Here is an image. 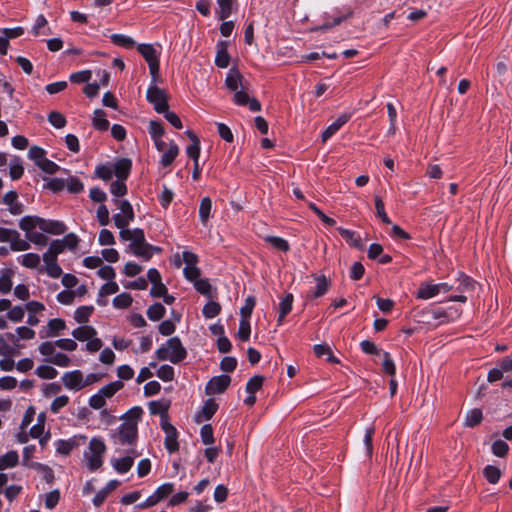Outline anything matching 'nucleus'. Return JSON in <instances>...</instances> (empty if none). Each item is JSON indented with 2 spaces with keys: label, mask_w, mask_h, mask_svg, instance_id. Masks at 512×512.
<instances>
[{
  "label": "nucleus",
  "mask_w": 512,
  "mask_h": 512,
  "mask_svg": "<svg viewBox=\"0 0 512 512\" xmlns=\"http://www.w3.org/2000/svg\"><path fill=\"white\" fill-rule=\"evenodd\" d=\"M132 161L129 158H118L108 161L95 168V175L103 181L115 180L111 183L110 192H127L125 181L130 175Z\"/></svg>",
  "instance_id": "nucleus-1"
},
{
  "label": "nucleus",
  "mask_w": 512,
  "mask_h": 512,
  "mask_svg": "<svg viewBox=\"0 0 512 512\" xmlns=\"http://www.w3.org/2000/svg\"><path fill=\"white\" fill-rule=\"evenodd\" d=\"M155 354L160 361H170L173 364H178L186 358L187 351L178 337H172L161 345Z\"/></svg>",
  "instance_id": "nucleus-2"
},
{
  "label": "nucleus",
  "mask_w": 512,
  "mask_h": 512,
  "mask_svg": "<svg viewBox=\"0 0 512 512\" xmlns=\"http://www.w3.org/2000/svg\"><path fill=\"white\" fill-rule=\"evenodd\" d=\"M105 452L104 441L100 437H93L83 452L85 465L89 471L94 472L102 467Z\"/></svg>",
  "instance_id": "nucleus-3"
},
{
  "label": "nucleus",
  "mask_w": 512,
  "mask_h": 512,
  "mask_svg": "<svg viewBox=\"0 0 512 512\" xmlns=\"http://www.w3.org/2000/svg\"><path fill=\"white\" fill-rule=\"evenodd\" d=\"M66 177H54L45 179L44 188L52 192H60L67 189L68 192H81L84 189L83 183L75 176L63 169Z\"/></svg>",
  "instance_id": "nucleus-4"
},
{
  "label": "nucleus",
  "mask_w": 512,
  "mask_h": 512,
  "mask_svg": "<svg viewBox=\"0 0 512 512\" xmlns=\"http://www.w3.org/2000/svg\"><path fill=\"white\" fill-rule=\"evenodd\" d=\"M137 425L135 421H124L110 432V438L115 445H133L137 439Z\"/></svg>",
  "instance_id": "nucleus-5"
},
{
  "label": "nucleus",
  "mask_w": 512,
  "mask_h": 512,
  "mask_svg": "<svg viewBox=\"0 0 512 512\" xmlns=\"http://www.w3.org/2000/svg\"><path fill=\"white\" fill-rule=\"evenodd\" d=\"M147 101L150 102L155 111L162 113L169 108L168 106V95L165 90L159 88L156 82L151 81V85L148 87L146 92Z\"/></svg>",
  "instance_id": "nucleus-6"
},
{
  "label": "nucleus",
  "mask_w": 512,
  "mask_h": 512,
  "mask_svg": "<svg viewBox=\"0 0 512 512\" xmlns=\"http://www.w3.org/2000/svg\"><path fill=\"white\" fill-rule=\"evenodd\" d=\"M137 50L146 60L153 82H157L160 65L159 53L151 44H139Z\"/></svg>",
  "instance_id": "nucleus-7"
},
{
  "label": "nucleus",
  "mask_w": 512,
  "mask_h": 512,
  "mask_svg": "<svg viewBox=\"0 0 512 512\" xmlns=\"http://www.w3.org/2000/svg\"><path fill=\"white\" fill-rule=\"evenodd\" d=\"M233 102L238 106L248 105L252 112L261 110V103L256 98L249 96L246 86L234 92Z\"/></svg>",
  "instance_id": "nucleus-8"
},
{
  "label": "nucleus",
  "mask_w": 512,
  "mask_h": 512,
  "mask_svg": "<svg viewBox=\"0 0 512 512\" xmlns=\"http://www.w3.org/2000/svg\"><path fill=\"white\" fill-rule=\"evenodd\" d=\"M231 378L229 375L222 374L211 378L206 385V394L215 395L223 393L230 385Z\"/></svg>",
  "instance_id": "nucleus-9"
},
{
  "label": "nucleus",
  "mask_w": 512,
  "mask_h": 512,
  "mask_svg": "<svg viewBox=\"0 0 512 512\" xmlns=\"http://www.w3.org/2000/svg\"><path fill=\"white\" fill-rule=\"evenodd\" d=\"M119 236L122 241H129V245L126 250L146 242L144 231L140 228L122 229V231L119 233Z\"/></svg>",
  "instance_id": "nucleus-10"
},
{
  "label": "nucleus",
  "mask_w": 512,
  "mask_h": 512,
  "mask_svg": "<svg viewBox=\"0 0 512 512\" xmlns=\"http://www.w3.org/2000/svg\"><path fill=\"white\" fill-rule=\"evenodd\" d=\"M63 385L73 391L83 389V373L80 370L65 372L61 377Z\"/></svg>",
  "instance_id": "nucleus-11"
},
{
  "label": "nucleus",
  "mask_w": 512,
  "mask_h": 512,
  "mask_svg": "<svg viewBox=\"0 0 512 512\" xmlns=\"http://www.w3.org/2000/svg\"><path fill=\"white\" fill-rule=\"evenodd\" d=\"M138 456L139 454L132 449L125 457L111 459V465L117 473L125 474L132 468L134 459Z\"/></svg>",
  "instance_id": "nucleus-12"
},
{
  "label": "nucleus",
  "mask_w": 512,
  "mask_h": 512,
  "mask_svg": "<svg viewBox=\"0 0 512 512\" xmlns=\"http://www.w3.org/2000/svg\"><path fill=\"white\" fill-rule=\"evenodd\" d=\"M66 329V323L61 318H54L48 321L47 325L42 327L39 334L41 338H52L59 335Z\"/></svg>",
  "instance_id": "nucleus-13"
},
{
  "label": "nucleus",
  "mask_w": 512,
  "mask_h": 512,
  "mask_svg": "<svg viewBox=\"0 0 512 512\" xmlns=\"http://www.w3.org/2000/svg\"><path fill=\"white\" fill-rule=\"evenodd\" d=\"M40 230L45 233L60 235L66 232V226L61 221L42 218L40 220Z\"/></svg>",
  "instance_id": "nucleus-14"
},
{
  "label": "nucleus",
  "mask_w": 512,
  "mask_h": 512,
  "mask_svg": "<svg viewBox=\"0 0 512 512\" xmlns=\"http://www.w3.org/2000/svg\"><path fill=\"white\" fill-rule=\"evenodd\" d=\"M351 115L348 113L341 114L332 124H330L321 134L322 142H326L331 138L344 124H346Z\"/></svg>",
  "instance_id": "nucleus-15"
},
{
  "label": "nucleus",
  "mask_w": 512,
  "mask_h": 512,
  "mask_svg": "<svg viewBox=\"0 0 512 512\" xmlns=\"http://www.w3.org/2000/svg\"><path fill=\"white\" fill-rule=\"evenodd\" d=\"M126 251L132 253L136 257H141L144 260L148 261L153 256V253L154 252H157V253L160 252L161 248H159L157 246H153V245L145 242L144 244L135 246V247H133V248H131L129 250H126Z\"/></svg>",
  "instance_id": "nucleus-16"
},
{
  "label": "nucleus",
  "mask_w": 512,
  "mask_h": 512,
  "mask_svg": "<svg viewBox=\"0 0 512 512\" xmlns=\"http://www.w3.org/2000/svg\"><path fill=\"white\" fill-rule=\"evenodd\" d=\"M230 56L228 54V42L219 41L216 45L215 64L219 68H226L229 65Z\"/></svg>",
  "instance_id": "nucleus-17"
},
{
  "label": "nucleus",
  "mask_w": 512,
  "mask_h": 512,
  "mask_svg": "<svg viewBox=\"0 0 512 512\" xmlns=\"http://www.w3.org/2000/svg\"><path fill=\"white\" fill-rule=\"evenodd\" d=\"M225 84L227 88L233 92L244 88V78L238 70L231 69L226 76Z\"/></svg>",
  "instance_id": "nucleus-18"
},
{
  "label": "nucleus",
  "mask_w": 512,
  "mask_h": 512,
  "mask_svg": "<svg viewBox=\"0 0 512 512\" xmlns=\"http://www.w3.org/2000/svg\"><path fill=\"white\" fill-rule=\"evenodd\" d=\"M79 446L78 437L74 436L69 439H59L55 443L56 452L62 455H69L71 451Z\"/></svg>",
  "instance_id": "nucleus-19"
},
{
  "label": "nucleus",
  "mask_w": 512,
  "mask_h": 512,
  "mask_svg": "<svg viewBox=\"0 0 512 512\" xmlns=\"http://www.w3.org/2000/svg\"><path fill=\"white\" fill-rule=\"evenodd\" d=\"M439 295L436 284L423 282L420 284L416 292V297L422 300H428Z\"/></svg>",
  "instance_id": "nucleus-20"
},
{
  "label": "nucleus",
  "mask_w": 512,
  "mask_h": 512,
  "mask_svg": "<svg viewBox=\"0 0 512 512\" xmlns=\"http://www.w3.org/2000/svg\"><path fill=\"white\" fill-rule=\"evenodd\" d=\"M337 230L339 234L347 241L348 244L355 248L363 249L364 245L362 243L360 235L357 232L342 227H338Z\"/></svg>",
  "instance_id": "nucleus-21"
},
{
  "label": "nucleus",
  "mask_w": 512,
  "mask_h": 512,
  "mask_svg": "<svg viewBox=\"0 0 512 512\" xmlns=\"http://www.w3.org/2000/svg\"><path fill=\"white\" fill-rule=\"evenodd\" d=\"M236 3L237 0H217L218 9L216 14L218 19L222 21L227 19L231 15L232 8Z\"/></svg>",
  "instance_id": "nucleus-22"
},
{
  "label": "nucleus",
  "mask_w": 512,
  "mask_h": 512,
  "mask_svg": "<svg viewBox=\"0 0 512 512\" xmlns=\"http://www.w3.org/2000/svg\"><path fill=\"white\" fill-rule=\"evenodd\" d=\"M16 334H13V333H7L6 336L7 338L13 342V343H16V341L18 339H22V340H30V339H33L35 337V331L33 329H31L30 327H27V326H20L16 329Z\"/></svg>",
  "instance_id": "nucleus-23"
},
{
  "label": "nucleus",
  "mask_w": 512,
  "mask_h": 512,
  "mask_svg": "<svg viewBox=\"0 0 512 512\" xmlns=\"http://www.w3.org/2000/svg\"><path fill=\"white\" fill-rule=\"evenodd\" d=\"M178 154H179L178 145L176 143H174L173 141H171L168 149H166L163 152V154L161 156L160 163L162 164L163 167H168L173 163V161L175 160V158L177 157Z\"/></svg>",
  "instance_id": "nucleus-24"
},
{
  "label": "nucleus",
  "mask_w": 512,
  "mask_h": 512,
  "mask_svg": "<svg viewBox=\"0 0 512 512\" xmlns=\"http://www.w3.org/2000/svg\"><path fill=\"white\" fill-rule=\"evenodd\" d=\"M187 135L191 139V144L187 147L186 152H187V155L190 158H192L194 160L195 164L197 165L198 158L200 155V142H199V139L197 138V136L193 132L187 131Z\"/></svg>",
  "instance_id": "nucleus-25"
},
{
  "label": "nucleus",
  "mask_w": 512,
  "mask_h": 512,
  "mask_svg": "<svg viewBox=\"0 0 512 512\" xmlns=\"http://www.w3.org/2000/svg\"><path fill=\"white\" fill-rule=\"evenodd\" d=\"M97 334L92 326H80L72 331V336L78 341H88Z\"/></svg>",
  "instance_id": "nucleus-26"
},
{
  "label": "nucleus",
  "mask_w": 512,
  "mask_h": 512,
  "mask_svg": "<svg viewBox=\"0 0 512 512\" xmlns=\"http://www.w3.org/2000/svg\"><path fill=\"white\" fill-rule=\"evenodd\" d=\"M41 258L36 253H26L17 257V262L22 266L30 269L37 268Z\"/></svg>",
  "instance_id": "nucleus-27"
},
{
  "label": "nucleus",
  "mask_w": 512,
  "mask_h": 512,
  "mask_svg": "<svg viewBox=\"0 0 512 512\" xmlns=\"http://www.w3.org/2000/svg\"><path fill=\"white\" fill-rule=\"evenodd\" d=\"M93 127L98 131H107L109 128V121L106 119V113L102 109H96L94 111V117L92 119Z\"/></svg>",
  "instance_id": "nucleus-28"
},
{
  "label": "nucleus",
  "mask_w": 512,
  "mask_h": 512,
  "mask_svg": "<svg viewBox=\"0 0 512 512\" xmlns=\"http://www.w3.org/2000/svg\"><path fill=\"white\" fill-rule=\"evenodd\" d=\"M24 174L22 160L15 156L9 161V175L12 180L20 179Z\"/></svg>",
  "instance_id": "nucleus-29"
},
{
  "label": "nucleus",
  "mask_w": 512,
  "mask_h": 512,
  "mask_svg": "<svg viewBox=\"0 0 512 512\" xmlns=\"http://www.w3.org/2000/svg\"><path fill=\"white\" fill-rule=\"evenodd\" d=\"M329 288V282L325 276H319L316 278V286L313 291L308 293L309 298H319L326 294Z\"/></svg>",
  "instance_id": "nucleus-30"
},
{
  "label": "nucleus",
  "mask_w": 512,
  "mask_h": 512,
  "mask_svg": "<svg viewBox=\"0 0 512 512\" xmlns=\"http://www.w3.org/2000/svg\"><path fill=\"white\" fill-rule=\"evenodd\" d=\"M40 220H42L41 217L36 216H25L23 217L19 222V227L26 232V235L28 233L33 232V230L38 227L40 229Z\"/></svg>",
  "instance_id": "nucleus-31"
},
{
  "label": "nucleus",
  "mask_w": 512,
  "mask_h": 512,
  "mask_svg": "<svg viewBox=\"0 0 512 512\" xmlns=\"http://www.w3.org/2000/svg\"><path fill=\"white\" fill-rule=\"evenodd\" d=\"M483 419V413L480 409L474 408L469 410L466 413L465 419H464V426L465 427H475L481 423Z\"/></svg>",
  "instance_id": "nucleus-32"
},
{
  "label": "nucleus",
  "mask_w": 512,
  "mask_h": 512,
  "mask_svg": "<svg viewBox=\"0 0 512 512\" xmlns=\"http://www.w3.org/2000/svg\"><path fill=\"white\" fill-rule=\"evenodd\" d=\"M18 461V453L14 450L8 451L4 455L0 456V470L12 468L17 465Z\"/></svg>",
  "instance_id": "nucleus-33"
},
{
  "label": "nucleus",
  "mask_w": 512,
  "mask_h": 512,
  "mask_svg": "<svg viewBox=\"0 0 512 512\" xmlns=\"http://www.w3.org/2000/svg\"><path fill=\"white\" fill-rule=\"evenodd\" d=\"M123 195L124 194H115L116 198L114 199V202L118 206V213L124 214L125 217L128 218H134L133 208L127 200L122 199Z\"/></svg>",
  "instance_id": "nucleus-34"
},
{
  "label": "nucleus",
  "mask_w": 512,
  "mask_h": 512,
  "mask_svg": "<svg viewBox=\"0 0 512 512\" xmlns=\"http://www.w3.org/2000/svg\"><path fill=\"white\" fill-rule=\"evenodd\" d=\"M166 436H165V440H164V445H165V448L170 452V453H173V452H176L179 448V444H178V441H177V431L175 428H169V431H167V433H165Z\"/></svg>",
  "instance_id": "nucleus-35"
},
{
  "label": "nucleus",
  "mask_w": 512,
  "mask_h": 512,
  "mask_svg": "<svg viewBox=\"0 0 512 512\" xmlns=\"http://www.w3.org/2000/svg\"><path fill=\"white\" fill-rule=\"evenodd\" d=\"M123 383L120 380L110 382L109 384L102 387L98 393H100L105 399H109L115 395L116 392L123 388Z\"/></svg>",
  "instance_id": "nucleus-36"
},
{
  "label": "nucleus",
  "mask_w": 512,
  "mask_h": 512,
  "mask_svg": "<svg viewBox=\"0 0 512 512\" xmlns=\"http://www.w3.org/2000/svg\"><path fill=\"white\" fill-rule=\"evenodd\" d=\"M313 350L318 357L327 356V361L331 363L339 362V360L333 356L331 347L327 344H316L314 345Z\"/></svg>",
  "instance_id": "nucleus-37"
},
{
  "label": "nucleus",
  "mask_w": 512,
  "mask_h": 512,
  "mask_svg": "<svg viewBox=\"0 0 512 512\" xmlns=\"http://www.w3.org/2000/svg\"><path fill=\"white\" fill-rule=\"evenodd\" d=\"M93 311V306H80L74 312V319L77 323L84 324L88 322Z\"/></svg>",
  "instance_id": "nucleus-38"
},
{
  "label": "nucleus",
  "mask_w": 512,
  "mask_h": 512,
  "mask_svg": "<svg viewBox=\"0 0 512 512\" xmlns=\"http://www.w3.org/2000/svg\"><path fill=\"white\" fill-rule=\"evenodd\" d=\"M25 466L36 469L40 474H42L46 482H51L54 478L53 470L47 465L38 462H32L31 464H25Z\"/></svg>",
  "instance_id": "nucleus-39"
},
{
  "label": "nucleus",
  "mask_w": 512,
  "mask_h": 512,
  "mask_svg": "<svg viewBox=\"0 0 512 512\" xmlns=\"http://www.w3.org/2000/svg\"><path fill=\"white\" fill-rule=\"evenodd\" d=\"M212 208V201L209 197H204L199 207V217L202 224L206 225Z\"/></svg>",
  "instance_id": "nucleus-40"
},
{
  "label": "nucleus",
  "mask_w": 512,
  "mask_h": 512,
  "mask_svg": "<svg viewBox=\"0 0 512 512\" xmlns=\"http://www.w3.org/2000/svg\"><path fill=\"white\" fill-rule=\"evenodd\" d=\"M17 194H4L3 201L9 205L10 212L14 215L21 214L23 212L22 204L16 201Z\"/></svg>",
  "instance_id": "nucleus-41"
},
{
  "label": "nucleus",
  "mask_w": 512,
  "mask_h": 512,
  "mask_svg": "<svg viewBox=\"0 0 512 512\" xmlns=\"http://www.w3.org/2000/svg\"><path fill=\"white\" fill-rule=\"evenodd\" d=\"M36 375L41 379H55L58 371L49 365H40L35 370Z\"/></svg>",
  "instance_id": "nucleus-42"
},
{
  "label": "nucleus",
  "mask_w": 512,
  "mask_h": 512,
  "mask_svg": "<svg viewBox=\"0 0 512 512\" xmlns=\"http://www.w3.org/2000/svg\"><path fill=\"white\" fill-rule=\"evenodd\" d=\"M166 312L165 307L161 303H154L147 309V317L151 321L160 320Z\"/></svg>",
  "instance_id": "nucleus-43"
},
{
  "label": "nucleus",
  "mask_w": 512,
  "mask_h": 512,
  "mask_svg": "<svg viewBox=\"0 0 512 512\" xmlns=\"http://www.w3.org/2000/svg\"><path fill=\"white\" fill-rule=\"evenodd\" d=\"M484 477L491 484L498 483L501 477V471L494 465H487L483 470Z\"/></svg>",
  "instance_id": "nucleus-44"
},
{
  "label": "nucleus",
  "mask_w": 512,
  "mask_h": 512,
  "mask_svg": "<svg viewBox=\"0 0 512 512\" xmlns=\"http://www.w3.org/2000/svg\"><path fill=\"white\" fill-rule=\"evenodd\" d=\"M193 285L197 292L204 296L212 298V286L207 278H199L193 283Z\"/></svg>",
  "instance_id": "nucleus-45"
},
{
  "label": "nucleus",
  "mask_w": 512,
  "mask_h": 512,
  "mask_svg": "<svg viewBox=\"0 0 512 512\" xmlns=\"http://www.w3.org/2000/svg\"><path fill=\"white\" fill-rule=\"evenodd\" d=\"M15 235L12 236L10 247L13 251H26L30 248L28 240L22 239L19 232L15 230Z\"/></svg>",
  "instance_id": "nucleus-46"
},
{
  "label": "nucleus",
  "mask_w": 512,
  "mask_h": 512,
  "mask_svg": "<svg viewBox=\"0 0 512 512\" xmlns=\"http://www.w3.org/2000/svg\"><path fill=\"white\" fill-rule=\"evenodd\" d=\"M28 157L34 161L37 167L47 158L46 151L39 146H32L29 149Z\"/></svg>",
  "instance_id": "nucleus-47"
},
{
  "label": "nucleus",
  "mask_w": 512,
  "mask_h": 512,
  "mask_svg": "<svg viewBox=\"0 0 512 512\" xmlns=\"http://www.w3.org/2000/svg\"><path fill=\"white\" fill-rule=\"evenodd\" d=\"M45 413H40L37 417V423L30 428V436L32 438H40L44 432L45 426Z\"/></svg>",
  "instance_id": "nucleus-48"
},
{
  "label": "nucleus",
  "mask_w": 512,
  "mask_h": 512,
  "mask_svg": "<svg viewBox=\"0 0 512 512\" xmlns=\"http://www.w3.org/2000/svg\"><path fill=\"white\" fill-rule=\"evenodd\" d=\"M264 240L266 242H268L269 244H271V246L274 247L277 250H280V251H283V252H286V251L289 250L288 242L285 239L281 238V237H278V236H266L264 238Z\"/></svg>",
  "instance_id": "nucleus-49"
},
{
  "label": "nucleus",
  "mask_w": 512,
  "mask_h": 512,
  "mask_svg": "<svg viewBox=\"0 0 512 512\" xmlns=\"http://www.w3.org/2000/svg\"><path fill=\"white\" fill-rule=\"evenodd\" d=\"M110 39L115 45L125 48H132L135 44V41L131 37L123 34H112Z\"/></svg>",
  "instance_id": "nucleus-50"
},
{
  "label": "nucleus",
  "mask_w": 512,
  "mask_h": 512,
  "mask_svg": "<svg viewBox=\"0 0 512 512\" xmlns=\"http://www.w3.org/2000/svg\"><path fill=\"white\" fill-rule=\"evenodd\" d=\"M251 334V326L249 319H241L239 322V328L237 332V337L241 341H248Z\"/></svg>",
  "instance_id": "nucleus-51"
},
{
  "label": "nucleus",
  "mask_w": 512,
  "mask_h": 512,
  "mask_svg": "<svg viewBox=\"0 0 512 512\" xmlns=\"http://www.w3.org/2000/svg\"><path fill=\"white\" fill-rule=\"evenodd\" d=\"M221 311V306L219 303L214 301H209L203 307L202 313L206 318L212 319L216 317Z\"/></svg>",
  "instance_id": "nucleus-52"
},
{
  "label": "nucleus",
  "mask_w": 512,
  "mask_h": 512,
  "mask_svg": "<svg viewBox=\"0 0 512 512\" xmlns=\"http://www.w3.org/2000/svg\"><path fill=\"white\" fill-rule=\"evenodd\" d=\"M48 121L53 127L57 128V129H61V128L65 127V125L67 123L64 115L57 111H52L49 113Z\"/></svg>",
  "instance_id": "nucleus-53"
},
{
  "label": "nucleus",
  "mask_w": 512,
  "mask_h": 512,
  "mask_svg": "<svg viewBox=\"0 0 512 512\" xmlns=\"http://www.w3.org/2000/svg\"><path fill=\"white\" fill-rule=\"evenodd\" d=\"M132 297L128 293H121L114 297L113 306L118 309H124L129 307L132 304Z\"/></svg>",
  "instance_id": "nucleus-54"
},
{
  "label": "nucleus",
  "mask_w": 512,
  "mask_h": 512,
  "mask_svg": "<svg viewBox=\"0 0 512 512\" xmlns=\"http://www.w3.org/2000/svg\"><path fill=\"white\" fill-rule=\"evenodd\" d=\"M25 316V308L19 305L11 307L7 312V317L12 322H21Z\"/></svg>",
  "instance_id": "nucleus-55"
},
{
  "label": "nucleus",
  "mask_w": 512,
  "mask_h": 512,
  "mask_svg": "<svg viewBox=\"0 0 512 512\" xmlns=\"http://www.w3.org/2000/svg\"><path fill=\"white\" fill-rule=\"evenodd\" d=\"M46 361L59 367H68L70 358L64 353H55L52 357L46 358Z\"/></svg>",
  "instance_id": "nucleus-56"
},
{
  "label": "nucleus",
  "mask_w": 512,
  "mask_h": 512,
  "mask_svg": "<svg viewBox=\"0 0 512 512\" xmlns=\"http://www.w3.org/2000/svg\"><path fill=\"white\" fill-rule=\"evenodd\" d=\"M157 377L167 382L174 379V368L168 364H163L157 370Z\"/></svg>",
  "instance_id": "nucleus-57"
},
{
  "label": "nucleus",
  "mask_w": 512,
  "mask_h": 512,
  "mask_svg": "<svg viewBox=\"0 0 512 512\" xmlns=\"http://www.w3.org/2000/svg\"><path fill=\"white\" fill-rule=\"evenodd\" d=\"M38 168L40 170H42L43 172L50 174V175H53L61 170L63 171V169L58 164H56L55 162H53L52 160H50L48 158H46L44 161H42V163L39 165Z\"/></svg>",
  "instance_id": "nucleus-58"
},
{
  "label": "nucleus",
  "mask_w": 512,
  "mask_h": 512,
  "mask_svg": "<svg viewBox=\"0 0 512 512\" xmlns=\"http://www.w3.org/2000/svg\"><path fill=\"white\" fill-rule=\"evenodd\" d=\"M382 355H383V361H382L383 371L390 376H394L395 371H396L394 361L392 360V358L388 352H383Z\"/></svg>",
  "instance_id": "nucleus-59"
},
{
  "label": "nucleus",
  "mask_w": 512,
  "mask_h": 512,
  "mask_svg": "<svg viewBox=\"0 0 512 512\" xmlns=\"http://www.w3.org/2000/svg\"><path fill=\"white\" fill-rule=\"evenodd\" d=\"M293 304V295L291 293H287L279 303V311L281 312V316H286L292 310Z\"/></svg>",
  "instance_id": "nucleus-60"
},
{
  "label": "nucleus",
  "mask_w": 512,
  "mask_h": 512,
  "mask_svg": "<svg viewBox=\"0 0 512 512\" xmlns=\"http://www.w3.org/2000/svg\"><path fill=\"white\" fill-rule=\"evenodd\" d=\"M491 449L495 456L504 457L509 451V446L503 440H496L493 442Z\"/></svg>",
  "instance_id": "nucleus-61"
},
{
  "label": "nucleus",
  "mask_w": 512,
  "mask_h": 512,
  "mask_svg": "<svg viewBox=\"0 0 512 512\" xmlns=\"http://www.w3.org/2000/svg\"><path fill=\"white\" fill-rule=\"evenodd\" d=\"M263 384V377L256 375L250 378L246 384V391L248 394H255Z\"/></svg>",
  "instance_id": "nucleus-62"
},
{
  "label": "nucleus",
  "mask_w": 512,
  "mask_h": 512,
  "mask_svg": "<svg viewBox=\"0 0 512 512\" xmlns=\"http://www.w3.org/2000/svg\"><path fill=\"white\" fill-rule=\"evenodd\" d=\"M200 436L203 444L210 445L214 443L213 428L210 424L201 427Z\"/></svg>",
  "instance_id": "nucleus-63"
},
{
  "label": "nucleus",
  "mask_w": 512,
  "mask_h": 512,
  "mask_svg": "<svg viewBox=\"0 0 512 512\" xmlns=\"http://www.w3.org/2000/svg\"><path fill=\"white\" fill-rule=\"evenodd\" d=\"M173 491H174V484H172V483H164V484L160 485L154 491L153 494L157 497L158 501L160 502L166 496L170 495Z\"/></svg>",
  "instance_id": "nucleus-64"
}]
</instances>
